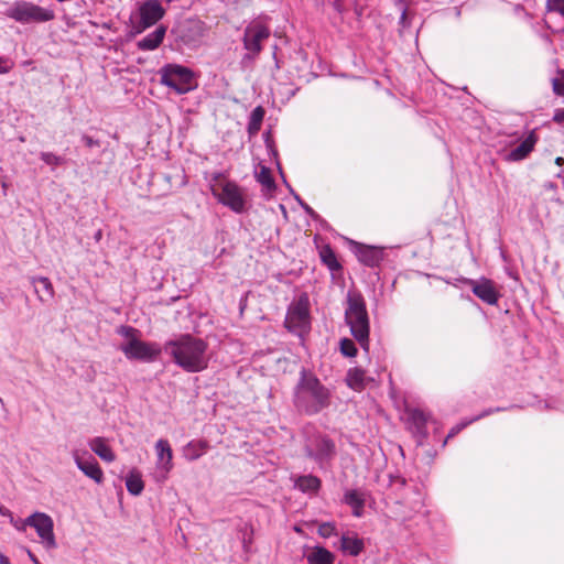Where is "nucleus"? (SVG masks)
<instances>
[{
	"label": "nucleus",
	"mask_w": 564,
	"mask_h": 564,
	"mask_svg": "<svg viewBox=\"0 0 564 564\" xmlns=\"http://www.w3.org/2000/svg\"><path fill=\"white\" fill-rule=\"evenodd\" d=\"M208 345L205 340L189 334L181 335L165 344L164 350L173 361L187 372H199L208 367Z\"/></svg>",
	"instance_id": "f257e3e1"
},
{
	"label": "nucleus",
	"mask_w": 564,
	"mask_h": 564,
	"mask_svg": "<svg viewBox=\"0 0 564 564\" xmlns=\"http://www.w3.org/2000/svg\"><path fill=\"white\" fill-rule=\"evenodd\" d=\"M329 399L328 389L313 373L303 370L295 388V406L300 411L312 415L327 408Z\"/></svg>",
	"instance_id": "f03ea898"
},
{
	"label": "nucleus",
	"mask_w": 564,
	"mask_h": 564,
	"mask_svg": "<svg viewBox=\"0 0 564 564\" xmlns=\"http://www.w3.org/2000/svg\"><path fill=\"white\" fill-rule=\"evenodd\" d=\"M345 321L354 338L365 350H368L370 325L366 302L361 293L356 291L348 292Z\"/></svg>",
	"instance_id": "7ed1b4c3"
},
{
	"label": "nucleus",
	"mask_w": 564,
	"mask_h": 564,
	"mask_svg": "<svg viewBox=\"0 0 564 564\" xmlns=\"http://www.w3.org/2000/svg\"><path fill=\"white\" fill-rule=\"evenodd\" d=\"M138 330L132 327H122L121 334L127 338L120 346L128 359L153 361L161 354V348L155 343H145L137 337Z\"/></svg>",
	"instance_id": "20e7f679"
},
{
	"label": "nucleus",
	"mask_w": 564,
	"mask_h": 564,
	"mask_svg": "<svg viewBox=\"0 0 564 564\" xmlns=\"http://www.w3.org/2000/svg\"><path fill=\"white\" fill-rule=\"evenodd\" d=\"M271 35V30L263 21L256 19L247 24L242 35L243 48L247 51L242 61L253 62L263 50V42Z\"/></svg>",
	"instance_id": "39448f33"
},
{
	"label": "nucleus",
	"mask_w": 564,
	"mask_h": 564,
	"mask_svg": "<svg viewBox=\"0 0 564 564\" xmlns=\"http://www.w3.org/2000/svg\"><path fill=\"white\" fill-rule=\"evenodd\" d=\"M6 15L22 24L47 22L55 18L53 10L23 0L14 2Z\"/></svg>",
	"instance_id": "423d86ee"
},
{
	"label": "nucleus",
	"mask_w": 564,
	"mask_h": 564,
	"mask_svg": "<svg viewBox=\"0 0 564 564\" xmlns=\"http://www.w3.org/2000/svg\"><path fill=\"white\" fill-rule=\"evenodd\" d=\"M160 74L161 84L172 88L177 94H186L196 86L193 72L182 65H165Z\"/></svg>",
	"instance_id": "0eeeda50"
},
{
	"label": "nucleus",
	"mask_w": 564,
	"mask_h": 564,
	"mask_svg": "<svg viewBox=\"0 0 564 564\" xmlns=\"http://www.w3.org/2000/svg\"><path fill=\"white\" fill-rule=\"evenodd\" d=\"M285 327L297 335H303L310 330V301L306 294H302L296 301L289 306Z\"/></svg>",
	"instance_id": "6e6552de"
},
{
	"label": "nucleus",
	"mask_w": 564,
	"mask_h": 564,
	"mask_svg": "<svg viewBox=\"0 0 564 564\" xmlns=\"http://www.w3.org/2000/svg\"><path fill=\"white\" fill-rule=\"evenodd\" d=\"M212 193L218 202L229 207L235 213H243L246 209V198L241 187L235 182L226 181L221 184L220 191L216 185H212Z\"/></svg>",
	"instance_id": "1a4fd4ad"
},
{
	"label": "nucleus",
	"mask_w": 564,
	"mask_h": 564,
	"mask_svg": "<svg viewBox=\"0 0 564 564\" xmlns=\"http://www.w3.org/2000/svg\"><path fill=\"white\" fill-rule=\"evenodd\" d=\"M25 525H30L36 530V533L47 549L56 547V541L53 532L54 523L48 514L35 512L28 517L22 525H17V529L24 530Z\"/></svg>",
	"instance_id": "9d476101"
},
{
	"label": "nucleus",
	"mask_w": 564,
	"mask_h": 564,
	"mask_svg": "<svg viewBox=\"0 0 564 564\" xmlns=\"http://www.w3.org/2000/svg\"><path fill=\"white\" fill-rule=\"evenodd\" d=\"M306 455L318 464L329 462L336 453L335 443L326 435L316 434L306 440Z\"/></svg>",
	"instance_id": "9b49d317"
},
{
	"label": "nucleus",
	"mask_w": 564,
	"mask_h": 564,
	"mask_svg": "<svg viewBox=\"0 0 564 564\" xmlns=\"http://www.w3.org/2000/svg\"><path fill=\"white\" fill-rule=\"evenodd\" d=\"M165 13L164 8L158 0H147L140 7V21L138 24V32L154 25L160 21Z\"/></svg>",
	"instance_id": "f8f14e48"
},
{
	"label": "nucleus",
	"mask_w": 564,
	"mask_h": 564,
	"mask_svg": "<svg viewBox=\"0 0 564 564\" xmlns=\"http://www.w3.org/2000/svg\"><path fill=\"white\" fill-rule=\"evenodd\" d=\"M72 456L77 468L82 470L85 476L93 479L96 484L104 481V471L93 456H89L88 459H84L83 454L78 449H74Z\"/></svg>",
	"instance_id": "ddd939ff"
},
{
	"label": "nucleus",
	"mask_w": 564,
	"mask_h": 564,
	"mask_svg": "<svg viewBox=\"0 0 564 564\" xmlns=\"http://www.w3.org/2000/svg\"><path fill=\"white\" fill-rule=\"evenodd\" d=\"M470 286L474 294L482 302L489 305L497 304L500 294L491 280L480 279L478 281H470Z\"/></svg>",
	"instance_id": "4468645a"
},
{
	"label": "nucleus",
	"mask_w": 564,
	"mask_h": 564,
	"mask_svg": "<svg viewBox=\"0 0 564 564\" xmlns=\"http://www.w3.org/2000/svg\"><path fill=\"white\" fill-rule=\"evenodd\" d=\"M539 137L535 130H531L528 137L513 150L507 154V160L510 162H519L524 160L538 143Z\"/></svg>",
	"instance_id": "2eb2a0df"
},
{
	"label": "nucleus",
	"mask_w": 564,
	"mask_h": 564,
	"mask_svg": "<svg viewBox=\"0 0 564 564\" xmlns=\"http://www.w3.org/2000/svg\"><path fill=\"white\" fill-rule=\"evenodd\" d=\"M356 256L361 263L368 267H377L383 259V249L360 245L356 249Z\"/></svg>",
	"instance_id": "dca6fc26"
},
{
	"label": "nucleus",
	"mask_w": 564,
	"mask_h": 564,
	"mask_svg": "<svg viewBox=\"0 0 564 564\" xmlns=\"http://www.w3.org/2000/svg\"><path fill=\"white\" fill-rule=\"evenodd\" d=\"M158 465L166 474L173 468V452L167 440H159L155 444Z\"/></svg>",
	"instance_id": "f3484780"
},
{
	"label": "nucleus",
	"mask_w": 564,
	"mask_h": 564,
	"mask_svg": "<svg viewBox=\"0 0 564 564\" xmlns=\"http://www.w3.org/2000/svg\"><path fill=\"white\" fill-rule=\"evenodd\" d=\"M88 445L90 449L104 462L112 463L116 459V455L108 444L105 437H94L89 440Z\"/></svg>",
	"instance_id": "a211bd4d"
},
{
	"label": "nucleus",
	"mask_w": 564,
	"mask_h": 564,
	"mask_svg": "<svg viewBox=\"0 0 564 564\" xmlns=\"http://www.w3.org/2000/svg\"><path fill=\"white\" fill-rule=\"evenodd\" d=\"M365 549L364 540L356 534H344L340 538L339 550L350 556H358Z\"/></svg>",
	"instance_id": "6ab92c4d"
},
{
	"label": "nucleus",
	"mask_w": 564,
	"mask_h": 564,
	"mask_svg": "<svg viewBox=\"0 0 564 564\" xmlns=\"http://www.w3.org/2000/svg\"><path fill=\"white\" fill-rule=\"evenodd\" d=\"M165 33L166 28L160 25L152 33L148 34L137 43L138 48L141 51H153L158 48L163 42Z\"/></svg>",
	"instance_id": "aec40b11"
},
{
	"label": "nucleus",
	"mask_w": 564,
	"mask_h": 564,
	"mask_svg": "<svg viewBox=\"0 0 564 564\" xmlns=\"http://www.w3.org/2000/svg\"><path fill=\"white\" fill-rule=\"evenodd\" d=\"M31 283L34 285L35 292L41 302H47L48 300H52L54 297V294H55L54 288L48 278L33 276L31 279Z\"/></svg>",
	"instance_id": "412c9836"
},
{
	"label": "nucleus",
	"mask_w": 564,
	"mask_h": 564,
	"mask_svg": "<svg viewBox=\"0 0 564 564\" xmlns=\"http://www.w3.org/2000/svg\"><path fill=\"white\" fill-rule=\"evenodd\" d=\"M307 564H334L335 555L323 546H313L306 554Z\"/></svg>",
	"instance_id": "4be33fe9"
},
{
	"label": "nucleus",
	"mask_w": 564,
	"mask_h": 564,
	"mask_svg": "<svg viewBox=\"0 0 564 564\" xmlns=\"http://www.w3.org/2000/svg\"><path fill=\"white\" fill-rule=\"evenodd\" d=\"M209 448L205 440L191 441L183 448V455L187 460H196L203 456Z\"/></svg>",
	"instance_id": "5701e85b"
},
{
	"label": "nucleus",
	"mask_w": 564,
	"mask_h": 564,
	"mask_svg": "<svg viewBox=\"0 0 564 564\" xmlns=\"http://www.w3.org/2000/svg\"><path fill=\"white\" fill-rule=\"evenodd\" d=\"M126 486L131 495L139 496L144 489L141 473L137 469H132L126 478Z\"/></svg>",
	"instance_id": "b1692460"
},
{
	"label": "nucleus",
	"mask_w": 564,
	"mask_h": 564,
	"mask_svg": "<svg viewBox=\"0 0 564 564\" xmlns=\"http://www.w3.org/2000/svg\"><path fill=\"white\" fill-rule=\"evenodd\" d=\"M295 486L303 492H315L321 487V480L313 475L300 476L295 480Z\"/></svg>",
	"instance_id": "393cba45"
},
{
	"label": "nucleus",
	"mask_w": 564,
	"mask_h": 564,
	"mask_svg": "<svg viewBox=\"0 0 564 564\" xmlns=\"http://www.w3.org/2000/svg\"><path fill=\"white\" fill-rule=\"evenodd\" d=\"M344 501L354 509L356 517L361 516L365 499L358 490H349L345 494Z\"/></svg>",
	"instance_id": "a878e982"
},
{
	"label": "nucleus",
	"mask_w": 564,
	"mask_h": 564,
	"mask_svg": "<svg viewBox=\"0 0 564 564\" xmlns=\"http://www.w3.org/2000/svg\"><path fill=\"white\" fill-rule=\"evenodd\" d=\"M347 384L354 390H361L365 387V371L360 368H352L347 372Z\"/></svg>",
	"instance_id": "bb28decb"
},
{
	"label": "nucleus",
	"mask_w": 564,
	"mask_h": 564,
	"mask_svg": "<svg viewBox=\"0 0 564 564\" xmlns=\"http://www.w3.org/2000/svg\"><path fill=\"white\" fill-rule=\"evenodd\" d=\"M264 113L265 111L261 106H258L252 110L248 122V132L250 134H256L259 132L264 118Z\"/></svg>",
	"instance_id": "cd10ccee"
},
{
	"label": "nucleus",
	"mask_w": 564,
	"mask_h": 564,
	"mask_svg": "<svg viewBox=\"0 0 564 564\" xmlns=\"http://www.w3.org/2000/svg\"><path fill=\"white\" fill-rule=\"evenodd\" d=\"M322 262L327 265V268L332 271H337L341 267L337 261L336 254L333 249L327 245L324 246L319 251Z\"/></svg>",
	"instance_id": "c85d7f7f"
},
{
	"label": "nucleus",
	"mask_w": 564,
	"mask_h": 564,
	"mask_svg": "<svg viewBox=\"0 0 564 564\" xmlns=\"http://www.w3.org/2000/svg\"><path fill=\"white\" fill-rule=\"evenodd\" d=\"M257 181L268 191L271 192L275 188V183L271 174V170L264 165L260 166L259 172L256 174Z\"/></svg>",
	"instance_id": "c756f323"
},
{
	"label": "nucleus",
	"mask_w": 564,
	"mask_h": 564,
	"mask_svg": "<svg viewBox=\"0 0 564 564\" xmlns=\"http://www.w3.org/2000/svg\"><path fill=\"white\" fill-rule=\"evenodd\" d=\"M40 158L46 165L51 166L52 169L64 165L66 162L63 156L53 152H41Z\"/></svg>",
	"instance_id": "7c9ffc66"
},
{
	"label": "nucleus",
	"mask_w": 564,
	"mask_h": 564,
	"mask_svg": "<svg viewBox=\"0 0 564 564\" xmlns=\"http://www.w3.org/2000/svg\"><path fill=\"white\" fill-rule=\"evenodd\" d=\"M340 352L346 357H355L357 355L355 343L349 338H343L340 340Z\"/></svg>",
	"instance_id": "2f4dec72"
},
{
	"label": "nucleus",
	"mask_w": 564,
	"mask_h": 564,
	"mask_svg": "<svg viewBox=\"0 0 564 564\" xmlns=\"http://www.w3.org/2000/svg\"><path fill=\"white\" fill-rule=\"evenodd\" d=\"M553 91L557 96H564V70H558L552 79Z\"/></svg>",
	"instance_id": "473e14b6"
},
{
	"label": "nucleus",
	"mask_w": 564,
	"mask_h": 564,
	"mask_svg": "<svg viewBox=\"0 0 564 564\" xmlns=\"http://www.w3.org/2000/svg\"><path fill=\"white\" fill-rule=\"evenodd\" d=\"M336 528L330 522H324L318 527V534L323 538H329L335 534Z\"/></svg>",
	"instance_id": "72a5a7b5"
},
{
	"label": "nucleus",
	"mask_w": 564,
	"mask_h": 564,
	"mask_svg": "<svg viewBox=\"0 0 564 564\" xmlns=\"http://www.w3.org/2000/svg\"><path fill=\"white\" fill-rule=\"evenodd\" d=\"M546 7L549 11L558 12L564 17V0H547Z\"/></svg>",
	"instance_id": "f704fd0d"
},
{
	"label": "nucleus",
	"mask_w": 564,
	"mask_h": 564,
	"mask_svg": "<svg viewBox=\"0 0 564 564\" xmlns=\"http://www.w3.org/2000/svg\"><path fill=\"white\" fill-rule=\"evenodd\" d=\"M412 419L416 425H424L426 423V415L420 410L413 411Z\"/></svg>",
	"instance_id": "c9c22d12"
},
{
	"label": "nucleus",
	"mask_w": 564,
	"mask_h": 564,
	"mask_svg": "<svg viewBox=\"0 0 564 564\" xmlns=\"http://www.w3.org/2000/svg\"><path fill=\"white\" fill-rule=\"evenodd\" d=\"M82 140L85 143V145L88 147V148L99 147L100 145V142L98 140H95L91 137L86 135V134L83 135Z\"/></svg>",
	"instance_id": "e433bc0d"
},
{
	"label": "nucleus",
	"mask_w": 564,
	"mask_h": 564,
	"mask_svg": "<svg viewBox=\"0 0 564 564\" xmlns=\"http://www.w3.org/2000/svg\"><path fill=\"white\" fill-rule=\"evenodd\" d=\"M553 120L556 123H564V108L556 109L553 116Z\"/></svg>",
	"instance_id": "4c0bfd02"
},
{
	"label": "nucleus",
	"mask_w": 564,
	"mask_h": 564,
	"mask_svg": "<svg viewBox=\"0 0 564 564\" xmlns=\"http://www.w3.org/2000/svg\"><path fill=\"white\" fill-rule=\"evenodd\" d=\"M10 70V67L7 65V61L3 57H0V74H6Z\"/></svg>",
	"instance_id": "58836bf2"
},
{
	"label": "nucleus",
	"mask_w": 564,
	"mask_h": 564,
	"mask_svg": "<svg viewBox=\"0 0 564 564\" xmlns=\"http://www.w3.org/2000/svg\"><path fill=\"white\" fill-rule=\"evenodd\" d=\"M332 4L336 11L341 12V10H343L341 0H332Z\"/></svg>",
	"instance_id": "ea45409f"
},
{
	"label": "nucleus",
	"mask_w": 564,
	"mask_h": 564,
	"mask_svg": "<svg viewBox=\"0 0 564 564\" xmlns=\"http://www.w3.org/2000/svg\"><path fill=\"white\" fill-rule=\"evenodd\" d=\"M0 564H11L9 558L2 553H0Z\"/></svg>",
	"instance_id": "a19ab883"
},
{
	"label": "nucleus",
	"mask_w": 564,
	"mask_h": 564,
	"mask_svg": "<svg viewBox=\"0 0 564 564\" xmlns=\"http://www.w3.org/2000/svg\"><path fill=\"white\" fill-rule=\"evenodd\" d=\"M0 513L2 516H10L11 514V512L7 508H4L3 506H0Z\"/></svg>",
	"instance_id": "79ce46f5"
},
{
	"label": "nucleus",
	"mask_w": 564,
	"mask_h": 564,
	"mask_svg": "<svg viewBox=\"0 0 564 564\" xmlns=\"http://www.w3.org/2000/svg\"><path fill=\"white\" fill-rule=\"evenodd\" d=\"M555 164L562 166L564 164V159L562 156H557L555 159Z\"/></svg>",
	"instance_id": "37998d69"
},
{
	"label": "nucleus",
	"mask_w": 564,
	"mask_h": 564,
	"mask_svg": "<svg viewBox=\"0 0 564 564\" xmlns=\"http://www.w3.org/2000/svg\"><path fill=\"white\" fill-rule=\"evenodd\" d=\"M501 410H502V409H500V408H497V409H495V410H488V411L485 413V415L490 414V413H492V412H498V411H501ZM481 416H484V414H482Z\"/></svg>",
	"instance_id": "c03bdc74"
},
{
	"label": "nucleus",
	"mask_w": 564,
	"mask_h": 564,
	"mask_svg": "<svg viewBox=\"0 0 564 564\" xmlns=\"http://www.w3.org/2000/svg\"><path fill=\"white\" fill-rule=\"evenodd\" d=\"M405 19H406V12H405V11H403V12H402V15H401V22H402V23H405Z\"/></svg>",
	"instance_id": "a18cd8bd"
},
{
	"label": "nucleus",
	"mask_w": 564,
	"mask_h": 564,
	"mask_svg": "<svg viewBox=\"0 0 564 564\" xmlns=\"http://www.w3.org/2000/svg\"><path fill=\"white\" fill-rule=\"evenodd\" d=\"M305 210L308 213V214H313V209L308 206V205H305Z\"/></svg>",
	"instance_id": "49530a36"
},
{
	"label": "nucleus",
	"mask_w": 564,
	"mask_h": 564,
	"mask_svg": "<svg viewBox=\"0 0 564 564\" xmlns=\"http://www.w3.org/2000/svg\"><path fill=\"white\" fill-rule=\"evenodd\" d=\"M101 230H98L97 234L95 235V238L96 240H99L101 238Z\"/></svg>",
	"instance_id": "de8ad7c7"
},
{
	"label": "nucleus",
	"mask_w": 564,
	"mask_h": 564,
	"mask_svg": "<svg viewBox=\"0 0 564 564\" xmlns=\"http://www.w3.org/2000/svg\"><path fill=\"white\" fill-rule=\"evenodd\" d=\"M248 544H249V541L243 540V547H245V550H248Z\"/></svg>",
	"instance_id": "09e8293b"
},
{
	"label": "nucleus",
	"mask_w": 564,
	"mask_h": 564,
	"mask_svg": "<svg viewBox=\"0 0 564 564\" xmlns=\"http://www.w3.org/2000/svg\"><path fill=\"white\" fill-rule=\"evenodd\" d=\"M29 555H30V557L32 558V561H34V562L36 561V560H35V557H34V555H32V553H31L30 551H29Z\"/></svg>",
	"instance_id": "8fccbe9b"
},
{
	"label": "nucleus",
	"mask_w": 564,
	"mask_h": 564,
	"mask_svg": "<svg viewBox=\"0 0 564 564\" xmlns=\"http://www.w3.org/2000/svg\"><path fill=\"white\" fill-rule=\"evenodd\" d=\"M19 140H20L21 142H24V141H25V138H24L23 135H21V137H19Z\"/></svg>",
	"instance_id": "3c124183"
},
{
	"label": "nucleus",
	"mask_w": 564,
	"mask_h": 564,
	"mask_svg": "<svg viewBox=\"0 0 564 564\" xmlns=\"http://www.w3.org/2000/svg\"><path fill=\"white\" fill-rule=\"evenodd\" d=\"M219 178H220V174H217V175H215V177H214V180H215V181H216V180H219Z\"/></svg>",
	"instance_id": "603ef678"
}]
</instances>
